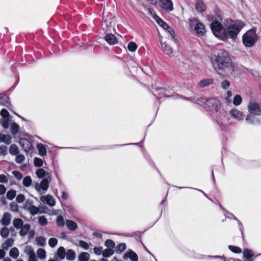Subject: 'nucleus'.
Listing matches in <instances>:
<instances>
[{"label": "nucleus", "mask_w": 261, "mask_h": 261, "mask_svg": "<svg viewBox=\"0 0 261 261\" xmlns=\"http://www.w3.org/2000/svg\"><path fill=\"white\" fill-rule=\"evenodd\" d=\"M211 61L215 70L219 74H228L233 71V66L228 53L223 49L216 50Z\"/></svg>", "instance_id": "nucleus-1"}, {"label": "nucleus", "mask_w": 261, "mask_h": 261, "mask_svg": "<svg viewBox=\"0 0 261 261\" xmlns=\"http://www.w3.org/2000/svg\"><path fill=\"white\" fill-rule=\"evenodd\" d=\"M207 19L210 22H212L211 29L213 34L222 40H226L227 39V33L226 30L221 23L222 20L221 12L215 10L214 14H210L207 16Z\"/></svg>", "instance_id": "nucleus-2"}, {"label": "nucleus", "mask_w": 261, "mask_h": 261, "mask_svg": "<svg viewBox=\"0 0 261 261\" xmlns=\"http://www.w3.org/2000/svg\"><path fill=\"white\" fill-rule=\"evenodd\" d=\"M226 21L227 22L229 21L231 22L228 27L226 26L227 38L228 37L231 38H235L245 25L244 23L240 20L232 21L231 19H226Z\"/></svg>", "instance_id": "nucleus-3"}, {"label": "nucleus", "mask_w": 261, "mask_h": 261, "mask_svg": "<svg viewBox=\"0 0 261 261\" xmlns=\"http://www.w3.org/2000/svg\"><path fill=\"white\" fill-rule=\"evenodd\" d=\"M256 32V29H251L243 35L242 42L246 47H251L256 43L258 38Z\"/></svg>", "instance_id": "nucleus-4"}, {"label": "nucleus", "mask_w": 261, "mask_h": 261, "mask_svg": "<svg viewBox=\"0 0 261 261\" xmlns=\"http://www.w3.org/2000/svg\"><path fill=\"white\" fill-rule=\"evenodd\" d=\"M143 48H140L137 54L132 56V66H133V72L136 74L140 73L143 71L142 68L140 66L141 56L140 54L144 51Z\"/></svg>", "instance_id": "nucleus-5"}, {"label": "nucleus", "mask_w": 261, "mask_h": 261, "mask_svg": "<svg viewBox=\"0 0 261 261\" xmlns=\"http://www.w3.org/2000/svg\"><path fill=\"white\" fill-rule=\"evenodd\" d=\"M51 178H44L41 180L40 183L35 182L34 184L35 189L40 194L46 191L49 187V182Z\"/></svg>", "instance_id": "nucleus-6"}, {"label": "nucleus", "mask_w": 261, "mask_h": 261, "mask_svg": "<svg viewBox=\"0 0 261 261\" xmlns=\"http://www.w3.org/2000/svg\"><path fill=\"white\" fill-rule=\"evenodd\" d=\"M156 22L157 23L162 27L164 29L167 30V32L169 34V37L171 38L175 43H176V39L175 38L173 30L169 27V25L165 21H164L161 18L158 16H156Z\"/></svg>", "instance_id": "nucleus-7"}, {"label": "nucleus", "mask_w": 261, "mask_h": 261, "mask_svg": "<svg viewBox=\"0 0 261 261\" xmlns=\"http://www.w3.org/2000/svg\"><path fill=\"white\" fill-rule=\"evenodd\" d=\"M207 101L206 106L210 108L213 113H217L221 107L220 101L215 98H210L208 99L203 100Z\"/></svg>", "instance_id": "nucleus-8"}, {"label": "nucleus", "mask_w": 261, "mask_h": 261, "mask_svg": "<svg viewBox=\"0 0 261 261\" xmlns=\"http://www.w3.org/2000/svg\"><path fill=\"white\" fill-rule=\"evenodd\" d=\"M229 120L230 119L228 117L224 116L223 117L218 118L216 122L220 129L222 132H227L229 131V125H232Z\"/></svg>", "instance_id": "nucleus-9"}, {"label": "nucleus", "mask_w": 261, "mask_h": 261, "mask_svg": "<svg viewBox=\"0 0 261 261\" xmlns=\"http://www.w3.org/2000/svg\"><path fill=\"white\" fill-rule=\"evenodd\" d=\"M19 144L23 147L25 152L29 153L32 151L33 148L32 144L27 139L20 138L19 140Z\"/></svg>", "instance_id": "nucleus-10"}, {"label": "nucleus", "mask_w": 261, "mask_h": 261, "mask_svg": "<svg viewBox=\"0 0 261 261\" xmlns=\"http://www.w3.org/2000/svg\"><path fill=\"white\" fill-rule=\"evenodd\" d=\"M248 109L251 114L259 115L261 114V110L257 103L250 102L248 105Z\"/></svg>", "instance_id": "nucleus-11"}, {"label": "nucleus", "mask_w": 261, "mask_h": 261, "mask_svg": "<svg viewBox=\"0 0 261 261\" xmlns=\"http://www.w3.org/2000/svg\"><path fill=\"white\" fill-rule=\"evenodd\" d=\"M40 200L44 204L53 206L56 204V201L53 196L47 195L40 197Z\"/></svg>", "instance_id": "nucleus-12"}, {"label": "nucleus", "mask_w": 261, "mask_h": 261, "mask_svg": "<svg viewBox=\"0 0 261 261\" xmlns=\"http://www.w3.org/2000/svg\"><path fill=\"white\" fill-rule=\"evenodd\" d=\"M28 210L30 212V213L33 216L37 215V214L45 213L44 207H38L33 204H31L28 207Z\"/></svg>", "instance_id": "nucleus-13"}, {"label": "nucleus", "mask_w": 261, "mask_h": 261, "mask_svg": "<svg viewBox=\"0 0 261 261\" xmlns=\"http://www.w3.org/2000/svg\"><path fill=\"white\" fill-rule=\"evenodd\" d=\"M162 7L166 12H171L173 10V5L171 0H159Z\"/></svg>", "instance_id": "nucleus-14"}, {"label": "nucleus", "mask_w": 261, "mask_h": 261, "mask_svg": "<svg viewBox=\"0 0 261 261\" xmlns=\"http://www.w3.org/2000/svg\"><path fill=\"white\" fill-rule=\"evenodd\" d=\"M24 252L27 253L29 257V261H37L36 254L31 246H27L25 247Z\"/></svg>", "instance_id": "nucleus-15"}, {"label": "nucleus", "mask_w": 261, "mask_h": 261, "mask_svg": "<svg viewBox=\"0 0 261 261\" xmlns=\"http://www.w3.org/2000/svg\"><path fill=\"white\" fill-rule=\"evenodd\" d=\"M11 220V215L10 213L6 212L3 215V216L1 220V223L3 226H7L10 224Z\"/></svg>", "instance_id": "nucleus-16"}, {"label": "nucleus", "mask_w": 261, "mask_h": 261, "mask_svg": "<svg viewBox=\"0 0 261 261\" xmlns=\"http://www.w3.org/2000/svg\"><path fill=\"white\" fill-rule=\"evenodd\" d=\"M0 105L9 108L11 106L9 97L6 94H0Z\"/></svg>", "instance_id": "nucleus-17"}, {"label": "nucleus", "mask_w": 261, "mask_h": 261, "mask_svg": "<svg viewBox=\"0 0 261 261\" xmlns=\"http://www.w3.org/2000/svg\"><path fill=\"white\" fill-rule=\"evenodd\" d=\"M254 256L253 251L249 249H245L243 250L244 259L245 261H252V257Z\"/></svg>", "instance_id": "nucleus-18"}, {"label": "nucleus", "mask_w": 261, "mask_h": 261, "mask_svg": "<svg viewBox=\"0 0 261 261\" xmlns=\"http://www.w3.org/2000/svg\"><path fill=\"white\" fill-rule=\"evenodd\" d=\"M230 114L234 119L240 121L244 119V116L242 113L237 110L232 109L230 111Z\"/></svg>", "instance_id": "nucleus-19"}, {"label": "nucleus", "mask_w": 261, "mask_h": 261, "mask_svg": "<svg viewBox=\"0 0 261 261\" xmlns=\"http://www.w3.org/2000/svg\"><path fill=\"white\" fill-rule=\"evenodd\" d=\"M36 174L37 176L39 178H43L44 177H46V178H51L50 174L48 172H46L42 168L38 169L36 172Z\"/></svg>", "instance_id": "nucleus-20"}, {"label": "nucleus", "mask_w": 261, "mask_h": 261, "mask_svg": "<svg viewBox=\"0 0 261 261\" xmlns=\"http://www.w3.org/2000/svg\"><path fill=\"white\" fill-rule=\"evenodd\" d=\"M195 31L198 34L203 35L205 32V26L201 22H197L195 27Z\"/></svg>", "instance_id": "nucleus-21"}, {"label": "nucleus", "mask_w": 261, "mask_h": 261, "mask_svg": "<svg viewBox=\"0 0 261 261\" xmlns=\"http://www.w3.org/2000/svg\"><path fill=\"white\" fill-rule=\"evenodd\" d=\"M106 41L110 45H114L118 42L117 39L112 34H108L105 36Z\"/></svg>", "instance_id": "nucleus-22"}, {"label": "nucleus", "mask_w": 261, "mask_h": 261, "mask_svg": "<svg viewBox=\"0 0 261 261\" xmlns=\"http://www.w3.org/2000/svg\"><path fill=\"white\" fill-rule=\"evenodd\" d=\"M0 142L9 145L12 142V137L9 135L0 134Z\"/></svg>", "instance_id": "nucleus-23"}, {"label": "nucleus", "mask_w": 261, "mask_h": 261, "mask_svg": "<svg viewBox=\"0 0 261 261\" xmlns=\"http://www.w3.org/2000/svg\"><path fill=\"white\" fill-rule=\"evenodd\" d=\"M65 257L68 260L73 261L75 259L76 253L73 250L69 249L66 252Z\"/></svg>", "instance_id": "nucleus-24"}, {"label": "nucleus", "mask_w": 261, "mask_h": 261, "mask_svg": "<svg viewBox=\"0 0 261 261\" xmlns=\"http://www.w3.org/2000/svg\"><path fill=\"white\" fill-rule=\"evenodd\" d=\"M31 225L29 224H24L19 229V234L21 237H25L29 232Z\"/></svg>", "instance_id": "nucleus-25"}, {"label": "nucleus", "mask_w": 261, "mask_h": 261, "mask_svg": "<svg viewBox=\"0 0 261 261\" xmlns=\"http://www.w3.org/2000/svg\"><path fill=\"white\" fill-rule=\"evenodd\" d=\"M195 7L198 12H202L206 9V6L203 4L202 0H196Z\"/></svg>", "instance_id": "nucleus-26"}, {"label": "nucleus", "mask_w": 261, "mask_h": 261, "mask_svg": "<svg viewBox=\"0 0 261 261\" xmlns=\"http://www.w3.org/2000/svg\"><path fill=\"white\" fill-rule=\"evenodd\" d=\"M161 45H162V47L163 48V51L165 54H166L169 56H171L173 55L172 49L171 48V47L169 45H168L166 43H162V42H161Z\"/></svg>", "instance_id": "nucleus-27"}, {"label": "nucleus", "mask_w": 261, "mask_h": 261, "mask_svg": "<svg viewBox=\"0 0 261 261\" xmlns=\"http://www.w3.org/2000/svg\"><path fill=\"white\" fill-rule=\"evenodd\" d=\"M66 225L68 229H69L71 231H74L77 228V226L75 222L72 220H67L66 221Z\"/></svg>", "instance_id": "nucleus-28"}, {"label": "nucleus", "mask_w": 261, "mask_h": 261, "mask_svg": "<svg viewBox=\"0 0 261 261\" xmlns=\"http://www.w3.org/2000/svg\"><path fill=\"white\" fill-rule=\"evenodd\" d=\"M13 225L16 229H19L24 225L23 221L20 218H16L13 221Z\"/></svg>", "instance_id": "nucleus-29"}, {"label": "nucleus", "mask_w": 261, "mask_h": 261, "mask_svg": "<svg viewBox=\"0 0 261 261\" xmlns=\"http://www.w3.org/2000/svg\"><path fill=\"white\" fill-rule=\"evenodd\" d=\"M213 81V79H204L199 82V85L201 87H204L212 84Z\"/></svg>", "instance_id": "nucleus-30"}, {"label": "nucleus", "mask_w": 261, "mask_h": 261, "mask_svg": "<svg viewBox=\"0 0 261 261\" xmlns=\"http://www.w3.org/2000/svg\"><path fill=\"white\" fill-rule=\"evenodd\" d=\"M66 252L65 248L63 247H60L58 250L57 254L60 259H64L66 256Z\"/></svg>", "instance_id": "nucleus-31"}, {"label": "nucleus", "mask_w": 261, "mask_h": 261, "mask_svg": "<svg viewBox=\"0 0 261 261\" xmlns=\"http://www.w3.org/2000/svg\"><path fill=\"white\" fill-rule=\"evenodd\" d=\"M9 152L12 155H16L19 153V150L17 146L13 144L9 147Z\"/></svg>", "instance_id": "nucleus-32"}, {"label": "nucleus", "mask_w": 261, "mask_h": 261, "mask_svg": "<svg viewBox=\"0 0 261 261\" xmlns=\"http://www.w3.org/2000/svg\"><path fill=\"white\" fill-rule=\"evenodd\" d=\"M11 132L13 135H16L19 130V126L15 122L11 124Z\"/></svg>", "instance_id": "nucleus-33"}, {"label": "nucleus", "mask_w": 261, "mask_h": 261, "mask_svg": "<svg viewBox=\"0 0 261 261\" xmlns=\"http://www.w3.org/2000/svg\"><path fill=\"white\" fill-rule=\"evenodd\" d=\"M37 149L40 155L44 156L46 155V149L44 145L42 144H38L37 145Z\"/></svg>", "instance_id": "nucleus-34"}, {"label": "nucleus", "mask_w": 261, "mask_h": 261, "mask_svg": "<svg viewBox=\"0 0 261 261\" xmlns=\"http://www.w3.org/2000/svg\"><path fill=\"white\" fill-rule=\"evenodd\" d=\"M89 259L90 254L87 252H82L78 257L79 261H88Z\"/></svg>", "instance_id": "nucleus-35"}, {"label": "nucleus", "mask_w": 261, "mask_h": 261, "mask_svg": "<svg viewBox=\"0 0 261 261\" xmlns=\"http://www.w3.org/2000/svg\"><path fill=\"white\" fill-rule=\"evenodd\" d=\"M14 244V240L12 238H9L3 244V248L7 249L8 247H11Z\"/></svg>", "instance_id": "nucleus-36"}, {"label": "nucleus", "mask_w": 261, "mask_h": 261, "mask_svg": "<svg viewBox=\"0 0 261 261\" xmlns=\"http://www.w3.org/2000/svg\"><path fill=\"white\" fill-rule=\"evenodd\" d=\"M9 255L14 259L17 258L19 255L18 249L16 247L12 248L9 252Z\"/></svg>", "instance_id": "nucleus-37"}, {"label": "nucleus", "mask_w": 261, "mask_h": 261, "mask_svg": "<svg viewBox=\"0 0 261 261\" xmlns=\"http://www.w3.org/2000/svg\"><path fill=\"white\" fill-rule=\"evenodd\" d=\"M37 244L40 246H44L46 244V239L43 237H38L36 239Z\"/></svg>", "instance_id": "nucleus-38"}, {"label": "nucleus", "mask_w": 261, "mask_h": 261, "mask_svg": "<svg viewBox=\"0 0 261 261\" xmlns=\"http://www.w3.org/2000/svg\"><path fill=\"white\" fill-rule=\"evenodd\" d=\"M32 183V180L30 176H27L25 177L23 179V185L25 187H29L31 186Z\"/></svg>", "instance_id": "nucleus-39"}, {"label": "nucleus", "mask_w": 261, "mask_h": 261, "mask_svg": "<svg viewBox=\"0 0 261 261\" xmlns=\"http://www.w3.org/2000/svg\"><path fill=\"white\" fill-rule=\"evenodd\" d=\"M114 251L111 248L106 249L102 251V256L105 257H108L114 254Z\"/></svg>", "instance_id": "nucleus-40"}, {"label": "nucleus", "mask_w": 261, "mask_h": 261, "mask_svg": "<svg viewBox=\"0 0 261 261\" xmlns=\"http://www.w3.org/2000/svg\"><path fill=\"white\" fill-rule=\"evenodd\" d=\"M0 234L2 238H7L9 234V229L7 228L6 226H5L4 227L1 229L0 231Z\"/></svg>", "instance_id": "nucleus-41"}, {"label": "nucleus", "mask_w": 261, "mask_h": 261, "mask_svg": "<svg viewBox=\"0 0 261 261\" xmlns=\"http://www.w3.org/2000/svg\"><path fill=\"white\" fill-rule=\"evenodd\" d=\"M126 248V246L125 243L119 244L117 246L116 252L117 253H121L122 251L125 250Z\"/></svg>", "instance_id": "nucleus-42"}, {"label": "nucleus", "mask_w": 261, "mask_h": 261, "mask_svg": "<svg viewBox=\"0 0 261 261\" xmlns=\"http://www.w3.org/2000/svg\"><path fill=\"white\" fill-rule=\"evenodd\" d=\"M37 254L40 259L45 258L46 257V252L44 249L39 248L37 251Z\"/></svg>", "instance_id": "nucleus-43"}, {"label": "nucleus", "mask_w": 261, "mask_h": 261, "mask_svg": "<svg viewBox=\"0 0 261 261\" xmlns=\"http://www.w3.org/2000/svg\"><path fill=\"white\" fill-rule=\"evenodd\" d=\"M10 118H3V120L2 122V125L5 129H7L9 127V123L10 121Z\"/></svg>", "instance_id": "nucleus-44"}, {"label": "nucleus", "mask_w": 261, "mask_h": 261, "mask_svg": "<svg viewBox=\"0 0 261 261\" xmlns=\"http://www.w3.org/2000/svg\"><path fill=\"white\" fill-rule=\"evenodd\" d=\"M38 222H39V223L41 226H45L48 223L47 220L44 216H39L38 217Z\"/></svg>", "instance_id": "nucleus-45"}, {"label": "nucleus", "mask_w": 261, "mask_h": 261, "mask_svg": "<svg viewBox=\"0 0 261 261\" xmlns=\"http://www.w3.org/2000/svg\"><path fill=\"white\" fill-rule=\"evenodd\" d=\"M242 101V98L240 95H236L233 100V103L235 106L240 105Z\"/></svg>", "instance_id": "nucleus-46"}, {"label": "nucleus", "mask_w": 261, "mask_h": 261, "mask_svg": "<svg viewBox=\"0 0 261 261\" xmlns=\"http://www.w3.org/2000/svg\"><path fill=\"white\" fill-rule=\"evenodd\" d=\"M228 248L231 251L236 253H240L242 252V249L237 246L229 245Z\"/></svg>", "instance_id": "nucleus-47"}, {"label": "nucleus", "mask_w": 261, "mask_h": 261, "mask_svg": "<svg viewBox=\"0 0 261 261\" xmlns=\"http://www.w3.org/2000/svg\"><path fill=\"white\" fill-rule=\"evenodd\" d=\"M56 224L59 227H63L65 225L64 219L62 216H58L56 220Z\"/></svg>", "instance_id": "nucleus-48"}, {"label": "nucleus", "mask_w": 261, "mask_h": 261, "mask_svg": "<svg viewBox=\"0 0 261 261\" xmlns=\"http://www.w3.org/2000/svg\"><path fill=\"white\" fill-rule=\"evenodd\" d=\"M7 198L9 200H12L16 196V191L15 190H10L7 193Z\"/></svg>", "instance_id": "nucleus-49"}, {"label": "nucleus", "mask_w": 261, "mask_h": 261, "mask_svg": "<svg viewBox=\"0 0 261 261\" xmlns=\"http://www.w3.org/2000/svg\"><path fill=\"white\" fill-rule=\"evenodd\" d=\"M220 207L224 211V215L226 218L230 219H233L235 220H238V219L232 213L228 212L226 211V210H224L221 205H220Z\"/></svg>", "instance_id": "nucleus-50"}, {"label": "nucleus", "mask_w": 261, "mask_h": 261, "mask_svg": "<svg viewBox=\"0 0 261 261\" xmlns=\"http://www.w3.org/2000/svg\"><path fill=\"white\" fill-rule=\"evenodd\" d=\"M58 244V240L57 239L51 238L48 240V245L51 248H54Z\"/></svg>", "instance_id": "nucleus-51"}, {"label": "nucleus", "mask_w": 261, "mask_h": 261, "mask_svg": "<svg viewBox=\"0 0 261 261\" xmlns=\"http://www.w3.org/2000/svg\"><path fill=\"white\" fill-rule=\"evenodd\" d=\"M25 160V156L23 154H19V153L16 155L15 162L18 164H21L24 162Z\"/></svg>", "instance_id": "nucleus-52"}, {"label": "nucleus", "mask_w": 261, "mask_h": 261, "mask_svg": "<svg viewBox=\"0 0 261 261\" xmlns=\"http://www.w3.org/2000/svg\"><path fill=\"white\" fill-rule=\"evenodd\" d=\"M34 163L36 167H40L43 165V162L42 159L38 158H35L34 159Z\"/></svg>", "instance_id": "nucleus-53"}, {"label": "nucleus", "mask_w": 261, "mask_h": 261, "mask_svg": "<svg viewBox=\"0 0 261 261\" xmlns=\"http://www.w3.org/2000/svg\"><path fill=\"white\" fill-rule=\"evenodd\" d=\"M105 245L106 247L110 248H113L115 247V243L112 240H107L105 243Z\"/></svg>", "instance_id": "nucleus-54"}, {"label": "nucleus", "mask_w": 261, "mask_h": 261, "mask_svg": "<svg viewBox=\"0 0 261 261\" xmlns=\"http://www.w3.org/2000/svg\"><path fill=\"white\" fill-rule=\"evenodd\" d=\"M230 82L228 81L225 80L221 82V87L223 89L226 90L228 89L230 86Z\"/></svg>", "instance_id": "nucleus-55"}, {"label": "nucleus", "mask_w": 261, "mask_h": 261, "mask_svg": "<svg viewBox=\"0 0 261 261\" xmlns=\"http://www.w3.org/2000/svg\"><path fill=\"white\" fill-rule=\"evenodd\" d=\"M102 250L103 248L101 246L100 247H95L93 248V251L94 253L97 255H99L102 254Z\"/></svg>", "instance_id": "nucleus-56"}, {"label": "nucleus", "mask_w": 261, "mask_h": 261, "mask_svg": "<svg viewBox=\"0 0 261 261\" xmlns=\"http://www.w3.org/2000/svg\"><path fill=\"white\" fill-rule=\"evenodd\" d=\"M14 176L18 180H21L23 177V175L21 173L17 171H14L12 172Z\"/></svg>", "instance_id": "nucleus-57"}, {"label": "nucleus", "mask_w": 261, "mask_h": 261, "mask_svg": "<svg viewBox=\"0 0 261 261\" xmlns=\"http://www.w3.org/2000/svg\"><path fill=\"white\" fill-rule=\"evenodd\" d=\"M1 116L3 118H10V115L7 110L5 109H3L1 111Z\"/></svg>", "instance_id": "nucleus-58"}, {"label": "nucleus", "mask_w": 261, "mask_h": 261, "mask_svg": "<svg viewBox=\"0 0 261 261\" xmlns=\"http://www.w3.org/2000/svg\"><path fill=\"white\" fill-rule=\"evenodd\" d=\"M79 245L85 250H88L89 248V245L88 243L84 241H79Z\"/></svg>", "instance_id": "nucleus-59"}, {"label": "nucleus", "mask_w": 261, "mask_h": 261, "mask_svg": "<svg viewBox=\"0 0 261 261\" xmlns=\"http://www.w3.org/2000/svg\"><path fill=\"white\" fill-rule=\"evenodd\" d=\"M146 9H147V11L148 14L155 20L156 16H157V15L155 13L154 10L151 8H148Z\"/></svg>", "instance_id": "nucleus-60"}, {"label": "nucleus", "mask_w": 261, "mask_h": 261, "mask_svg": "<svg viewBox=\"0 0 261 261\" xmlns=\"http://www.w3.org/2000/svg\"><path fill=\"white\" fill-rule=\"evenodd\" d=\"M8 148L6 146L2 145L0 146V153L2 155H6L7 153Z\"/></svg>", "instance_id": "nucleus-61"}, {"label": "nucleus", "mask_w": 261, "mask_h": 261, "mask_svg": "<svg viewBox=\"0 0 261 261\" xmlns=\"http://www.w3.org/2000/svg\"><path fill=\"white\" fill-rule=\"evenodd\" d=\"M25 199V197L22 194H19L16 197V201L18 203H22Z\"/></svg>", "instance_id": "nucleus-62"}, {"label": "nucleus", "mask_w": 261, "mask_h": 261, "mask_svg": "<svg viewBox=\"0 0 261 261\" xmlns=\"http://www.w3.org/2000/svg\"><path fill=\"white\" fill-rule=\"evenodd\" d=\"M8 179L4 174H0V183H7Z\"/></svg>", "instance_id": "nucleus-63"}, {"label": "nucleus", "mask_w": 261, "mask_h": 261, "mask_svg": "<svg viewBox=\"0 0 261 261\" xmlns=\"http://www.w3.org/2000/svg\"><path fill=\"white\" fill-rule=\"evenodd\" d=\"M132 261H138V256L137 254L132 250Z\"/></svg>", "instance_id": "nucleus-64"}]
</instances>
